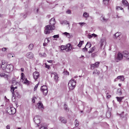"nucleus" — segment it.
Wrapping results in <instances>:
<instances>
[{"instance_id":"1","label":"nucleus","mask_w":129,"mask_h":129,"mask_svg":"<svg viewBox=\"0 0 129 129\" xmlns=\"http://www.w3.org/2000/svg\"><path fill=\"white\" fill-rule=\"evenodd\" d=\"M55 29L54 25L50 24L46 25L44 31V33L46 34H49L52 30H54Z\"/></svg>"},{"instance_id":"2","label":"nucleus","mask_w":129,"mask_h":129,"mask_svg":"<svg viewBox=\"0 0 129 129\" xmlns=\"http://www.w3.org/2000/svg\"><path fill=\"white\" fill-rule=\"evenodd\" d=\"M3 67V70L8 73L12 71L13 69V66L11 64H6L5 66Z\"/></svg>"},{"instance_id":"3","label":"nucleus","mask_w":129,"mask_h":129,"mask_svg":"<svg viewBox=\"0 0 129 129\" xmlns=\"http://www.w3.org/2000/svg\"><path fill=\"white\" fill-rule=\"evenodd\" d=\"M76 83L75 81L73 79L69 81L68 84V86L70 90H72L75 88Z\"/></svg>"},{"instance_id":"4","label":"nucleus","mask_w":129,"mask_h":129,"mask_svg":"<svg viewBox=\"0 0 129 129\" xmlns=\"http://www.w3.org/2000/svg\"><path fill=\"white\" fill-rule=\"evenodd\" d=\"M10 88L11 91L12 92L13 95H15L16 97H17L18 98H20V96L18 91L16 90L14 92V88H13V85H12L11 86Z\"/></svg>"},{"instance_id":"5","label":"nucleus","mask_w":129,"mask_h":129,"mask_svg":"<svg viewBox=\"0 0 129 129\" xmlns=\"http://www.w3.org/2000/svg\"><path fill=\"white\" fill-rule=\"evenodd\" d=\"M72 48V46L71 44H68L66 46H61V49L63 50H66L67 52H69L71 51Z\"/></svg>"},{"instance_id":"6","label":"nucleus","mask_w":129,"mask_h":129,"mask_svg":"<svg viewBox=\"0 0 129 129\" xmlns=\"http://www.w3.org/2000/svg\"><path fill=\"white\" fill-rule=\"evenodd\" d=\"M41 90L44 95H46L47 94L48 90L47 87L46 85L42 86L41 87Z\"/></svg>"},{"instance_id":"7","label":"nucleus","mask_w":129,"mask_h":129,"mask_svg":"<svg viewBox=\"0 0 129 129\" xmlns=\"http://www.w3.org/2000/svg\"><path fill=\"white\" fill-rule=\"evenodd\" d=\"M123 57L122 54L121 53L119 52L117 54V56L115 58V60L117 62H118L122 59Z\"/></svg>"},{"instance_id":"8","label":"nucleus","mask_w":129,"mask_h":129,"mask_svg":"<svg viewBox=\"0 0 129 129\" xmlns=\"http://www.w3.org/2000/svg\"><path fill=\"white\" fill-rule=\"evenodd\" d=\"M7 112L10 114H13L16 112V110L14 107H9L8 108Z\"/></svg>"},{"instance_id":"9","label":"nucleus","mask_w":129,"mask_h":129,"mask_svg":"<svg viewBox=\"0 0 129 129\" xmlns=\"http://www.w3.org/2000/svg\"><path fill=\"white\" fill-rule=\"evenodd\" d=\"M100 46L101 47L104 46H105L106 44V39L105 38H103L101 39L100 41Z\"/></svg>"},{"instance_id":"10","label":"nucleus","mask_w":129,"mask_h":129,"mask_svg":"<svg viewBox=\"0 0 129 129\" xmlns=\"http://www.w3.org/2000/svg\"><path fill=\"white\" fill-rule=\"evenodd\" d=\"M34 120L35 123L37 124V126H39V124L40 122V117L38 116H35L34 118Z\"/></svg>"},{"instance_id":"11","label":"nucleus","mask_w":129,"mask_h":129,"mask_svg":"<svg viewBox=\"0 0 129 129\" xmlns=\"http://www.w3.org/2000/svg\"><path fill=\"white\" fill-rule=\"evenodd\" d=\"M100 63L99 62H96L94 64L91 65L90 68L91 70H93L94 68L98 67Z\"/></svg>"},{"instance_id":"12","label":"nucleus","mask_w":129,"mask_h":129,"mask_svg":"<svg viewBox=\"0 0 129 129\" xmlns=\"http://www.w3.org/2000/svg\"><path fill=\"white\" fill-rule=\"evenodd\" d=\"M91 45L90 43L87 42L86 45L85 47L82 49L84 51H87V48H89L91 47Z\"/></svg>"},{"instance_id":"13","label":"nucleus","mask_w":129,"mask_h":129,"mask_svg":"<svg viewBox=\"0 0 129 129\" xmlns=\"http://www.w3.org/2000/svg\"><path fill=\"white\" fill-rule=\"evenodd\" d=\"M38 108L41 110L42 111L44 109V107L42 102L41 101L39 102L37 104Z\"/></svg>"},{"instance_id":"14","label":"nucleus","mask_w":129,"mask_h":129,"mask_svg":"<svg viewBox=\"0 0 129 129\" xmlns=\"http://www.w3.org/2000/svg\"><path fill=\"white\" fill-rule=\"evenodd\" d=\"M26 56L27 58L32 59L34 55L32 52H29L26 53Z\"/></svg>"},{"instance_id":"15","label":"nucleus","mask_w":129,"mask_h":129,"mask_svg":"<svg viewBox=\"0 0 129 129\" xmlns=\"http://www.w3.org/2000/svg\"><path fill=\"white\" fill-rule=\"evenodd\" d=\"M33 75L34 78L35 79H37L40 76L39 73L37 71L34 72L33 73Z\"/></svg>"},{"instance_id":"16","label":"nucleus","mask_w":129,"mask_h":129,"mask_svg":"<svg viewBox=\"0 0 129 129\" xmlns=\"http://www.w3.org/2000/svg\"><path fill=\"white\" fill-rule=\"evenodd\" d=\"M49 23L51 25H54V24L55 23V21L54 18H52L50 19V21Z\"/></svg>"},{"instance_id":"17","label":"nucleus","mask_w":129,"mask_h":129,"mask_svg":"<svg viewBox=\"0 0 129 129\" xmlns=\"http://www.w3.org/2000/svg\"><path fill=\"white\" fill-rule=\"evenodd\" d=\"M52 75H53L54 76V79L56 82H57L58 77V74L55 72H54L52 74Z\"/></svg>"},{"instance_id":"18","label":"nucleus","mask_w":129,"mask_h":129,"mask_svg":"<svg viewBox=\"0 0 129 129\" xmlns=\"http://www.w3.org/2000/svg\"><path fill=\"white\" fill-rule=\"evenodd\" d=\"M59 120L61 122L63 123H67L66 120L63 117H60L59 118Z\"/></svg>"},{"instance_id":"19","label":"nucleus","mask_w":129,"mask_h":129,"mask_svg":"<svg viewBox=\"0 0 129 129\" xmlns=\"http://www.w3.org/2000/svg\"><path fill=\"white\" fill-rule=\"evenodd\" d=\"M122 55L123 56L126 58L127 59L128 58L129 56V53L127 52L126 51L123 52Z\"/></svg>"},{"instance_id":"20","label":"nucleus","mask_w":129,"mask_h":129,"mask_svg":"<svg viewBox=\"0 0 129 129\" xmlns=\"http://www.w3.org/2000/svg\"><path fill=\"white\" fill-rule=\"evenodd\" d=\"M122 2L123 5L127 7L128 5V3L126 0H122Z\"/></svg>"},{"instance_id":"21","label":"nucleus","mask_w":129,"mask_h":129,"mask_svg":"<svg viewBox=\"0 0 129 129\" xmlns=\"http://www.w3.org/2000/svg\"><path fill=\"white\" fill-rule=\"evenodd\" d=\"M118 78L120 79V81H123L124 80V78L123 76H118Z\"/></svg>"},{"instance_id":"22","label":"nucleus","mask_w":129,"mask_h":129,"mask_svg":"<svg viewBox=\"0 0 129 129\" xmlns=\"http://www.w3.org/2000/svg\"><path fill=\"white\" fill-rule=\"evenodd\" d=\"M22 82H23L24 84L27 85H28L29 84V82L27 80V79H24V80L22 81Z\"/></svg>"},{"instance_id":"23","label":"nucleus","mask_w":129,"mask_h":129,"mask_svg":"<svg viewBox=\"0 0 129 129\" xmlns=\"http://www.w3.org/2000/svg\"><path fill=\"white\" fill-rule=\"evenodd\" d=\"M83 16L85 18H87L89 16V14L87 13L84 12L83 13Z\"/></svg>"},{"instance_id":"24","label":"nucleus","mask_w":129,"mask_h":129,"mask_svg":"<svg viewBox=\"0 0 129 129\" xmlns=\"http://www.w3.org/2000/svg\"><path fill=\"white\" fill-rule=\"evenodd\" d=\"M63 35H64L66 36L68 38H70L71 37V36L70 34L69 33H68L67 32L64 33H63Z\"/></svg>"},{"instance_id":"25","label":"nucleus","mask_w":129,"mask_h":129,"mask_svg":"<svg viewBox=\"0 0 129 129\" xmlns=\"http://www.w3.org/2000/svg\"><path fill=\"white\" fill-rule=\"evenodd\" d=\"M95 47H93L91 48L89 51H88V53H92L95 50Z\"/></svg>"},{"instance_id":"26","label":"nucleus","mask_w":129,"mask_h":129,"mask_svg":"<svg viewBox=\"0 0 129 129\" xmlns=\"http://www.w3.org/2000/svg\"><path fill=\"white\" fill-rule=\"evenodd\" d=\"M21 79L22 80H24V79H26L25 77V76L24 74L23 73H21Z\"/></svg>"},{"instance_id":"27","label":"nucleus","mask_w":129,"mask_h":129,"mask_svg":"<svg viewBox=\"0 0 129 129\" xmlns=\"http://www.w3.org/2000/svg\"><path fill=\"white\" fill-rule=\"evenodd\" d=\"M100 20L102 21H106L108 20V19H106L103 16H101L100 18Z\"/></svg>"},{"instance_id":"28","label":"nucleus","mask_w":129,"mask_h":129,"mask_svg":"<svg viewBox=\"0 0 129 129\" xmlns=\"http://www.w3.org/2000/svg\"><path fill=\"white\" fill-rule=\"evenodd\" d=\"M60 23L61 24H69V22L66 20H65L62 21H61L60 22Z\"/></svg>"},{"instance_id":"29","label":"nucleus","mask_w":129,"mask_h":129,"mask_svg":"<svg viewBox=\"0 0 129 129\" xmlns=\"http://www.w3.org/2000/svg\"><path fill=\"white\" fill-rule=\"evenodd\" d=\"M123 97H116V98L117 99V101L118 102H121L122 99H123Z\"/></svg>"},{"instance_id":"30","label":"nucleus","mask_w":129,"mask_h":129,"mask_svg":"<svg viewBox=\"0 0 129 129\" xmlns=\"http://www.w3.org/2000/svg\"><path fill=\"white\" fill-rule=\"evenodd\" d=\"M40 56L42 57H45L46 56V55L45 53H41L39 54Z\"/></svg>"},{"instance_id":"31","label":"nucleus","mask_w":129,"mask_h":129,"mask_svg":"<svg viewBox=\"0 0 129 129\" xmlns=\"http://www.w3.org/2000/svg\"><path fill=\"white\" fill-rule=\"evenodd\" d=\"M121 34V33L120 32H117L114 35V36H115L116 38H118L119 36Z\"/></svg>"},{"instance_id":"32","label":"nucleus","mask_w":129,"mask_h":129,"mask_svg":"<svg viewBox=\"0 0 129 129\" xmlns=\"http://www.w3.org/2000/svg\"><path fill=\"white\" fill-rule=\"evenodd\" d=\"M33 47H34L33 44H31L29 45V46L28 47L29 49L30 50H32L33 48Z\"/></svg>"},{"instance_id":"33","label":"nucleus","mask_w":129,"mask_h":129,"mask_svg":"<svg viewBox=\"0 0 129 129\" xmlns=\"http://www.w3.org/2000/svg\"><path fill=\"white\" fill-rule=\"evenodd\" d=\"M0 76L1 77H7V75L4 73H0Z\"/></svg>"},{"instance_id":"34","label":"nucleus","mask_w":129,"mask_h":129,"mask_svg":"<svg viewBox=\"0 0 129 129\" xmlns=\"http://www.w3.org/2000/svg\"><path fill=\"white\" fill-rule=\"evenodd\" d=\"M84 43V42L83 41H80L78 45V46L79 47H81L82 44Z\"/></svg>"},{"instance_id":"35","label":"nucleus","mask_w":129,"mask_h":129,"mask_svg":"<svg viewBox=\"0 0 129 129\" xmlns=\"http://www.w3.org/2000/svg\"><path fill=\"white\" fill-rule=\"evenodd\" d=\"M106 116L108 118H109L111 116V113L109 112H107L106 114Z\"/></svg>"},{"instance_id":"36","label":"nucleus","mask_w":129,"mask_h":129,"mask_svg":"<svg viewBox=\"0 0 129 129\" xmlns=\"http://www.w3.org/2000/svg\"><path fill=\"white\" fill-rule=\"evenodd\" d=\"M118 93L119 95H120L122 94V92L121 89H118L117 90Z\"/></svg>"},{"instance_id":"37","label":"nucleus","mask_w":129,"mask_h":129,"mask_svg":"<svg viewBox=\"0 0 129 129\" xmlns=\"http://www.w3.org/2000/svg\"><path fill=\"white\" fill-rule=\"evenodd\" d=\"M50 41L48 38H46L44 42L46 43L47 44L49 42H50Z\"/></svg>"},{"instance_id":"38","label":"nucleus","mask_w":129,"mask_h":129,"mask_svg":"<svg viewBox=\"0 0 129 129\" xmlns=\"http://www.w3.org/2000/svg\"><path fill=\"white\" fill-rule=\"evenodd\" d=\"M110 0H103L104 3L106 5L108 4L109 1Z\"/></svg>"},{"instance_id":"39","label":"nucleus","mask_w":129,"mask_h":129,"mask_svg":"<svg viewBox=\"0 0 129 129\" xmlns=\"http://www.w3.org/2000/svg\"><path fill=\"white\" fill-rule=\"evenodd\" d=\"M75 125L76 126H77L79 125V122L77 120H76L75 121Z\"/></svg>"},{"instance_id":"40","label":"nucleus","mask_w":129,"mask_h":129,"mask_svg":"<svg viewBox=\"0 0 129 129\" xmlns=\"http://www.w3.org/2000/svg\"><path fill=\"white\" fill-rule=\"evenodd\" d=\"M100 74V72L99 71L96 70L93 73V74H97V75H99Z\"/></svg>"},{"instance_id":"41","label":"nucleus","mask_w":129,"mask_h":129,"mask_svg":"<svg viewBox=\"0 0 129 129\" xmlns=\"http://www.w3.org/2000/svg\"><path fill=\"white\" fill-rule=\"evenodd\" d=\"M52 37L54 38H58L59 37V34L54 35Z\"/></svg>"},{"instance_id":"42","label":"nucleus","mask_w":129,"mask_h":129,"mask_svg":"<svg viewBox=\"0 0 129 129\" xmlns=\"http://www.w3.org/2000/svg\"><path fill=\"white\" fill-rule=\"evenodd\" d=\"M15 97H16L15 95H13V96L12 98V100L13 102H15L16 101V98Z\"/></svg>"},{"instance_id":"43","label":"nucleus","mask_w":129,"mask_h":129,"mask_svg":"<svg viewBox=\"0 0 129 129\" xmlns=\"http://www.w3.org/2000/svg\"><path fill=\"white\" fill-rule=\"evenodd\" d=\"M38 86V84H37L35 86L34 88V91L36 90H37Z\"/></svg>"},{"instance_id":"44","label":"nucleus","mask_w":129,"mask_h":129,"mask_svg":"<svg viewBox=\"0 0 129 129\" xmlns=\"http://www.w3.org/2000/svg\"><path fill=\"white\" fill-rule=\"evenodd\" d=\"M78 24H80L81 26L82 27L83 25L85 24V23L84 22H79Z\"/></svg>"},{"instance_id":"45","label":"nucleus","mask_w":129,"mask_h":129,"mask_svg":"<svg viewBox=\"0 0 129 129\" xmlns=\"http://www.w3.org/2000/svg\"><path fill=\"white\" fill-rule=\"evenodd\" d=\"M7 56L9 58H10L11 57H13L14 56L13 55H12V54L11 53L8 54Z\"/></svg>"},{"instance_id":"46","label":"nucleus","mask_w":129,"mask_h":129,"mask_svg":"<svg viewBox=\"0 0 129 129\" xmlns=\"http://www.w3.org/2000/svg\"><path fill=\"white\" fill-rule=\"evenodd\" d=\"M116 9L117 10H123V8H121V7H116Z\"/></svg>"},{"instance_id":"47","label":"nucleus","mask_w":129,"mask_h":129,"mask_svg":"<svg viewBox=\"0 0 129 129\" xmlns=\"http://www.w3.org/2000/svg\"><path fill=\"white\" fill-rule=\"evenodd\" d=\"M45 67L46 68H48V69H49L50 66L49 65H47V64L46 63H45Z\"/></svg>"},{"instance_id":"48","label":"nucleus","mask_w":129,"mask_h":129,"mask_svg":"<svg viewBox=\"0 0 129 129\" xmlns=\"http://www.w3.org/2000/svg\"><path fill=\"white\" fill-rule=\"evenodd\" d=\"M7 49V48H6L4 47L2 49V50L3 52H5L6 51Z\"/></svg>"},{"instance_id":"49","label":"nucleus","mask_w":129,"mask_h":129,"mask_svg":"<svg viewBox=\"0 0 129 129\" xmlns=\"http://www.w3.org/2000/svg\"><path fill=\"white\" fill-rule=\"evenodd\" d=\"M35 99H36L35 97H33L32 99V101L34 103L35 102Z\"/></svg>"},{"instance_id":"50","label":"nucleus","mask_w":129,"mask_h":129,"mask_svg":"<svg viewBox=\"0 0 129 129\" xmlns=\"http://www.w3.org/2000/svg\"><path fill=\"white\" fill-rule=\"evenodd\" d=\"M92 37H96L97 36V35H96L94 34H91Z\"/></svg>"},{"instance_id":"51","label":"nucleus","mask_w":129,"mask_h":129,"mask_svg":"<svg viewBox=\"0 0 129 129\" xmlns=\"http://www.w3.org/2000/svg\"><path fill=\"white\" fill-rule=\"evenodd\" d=\"M64 108L66 110H68V109L67 107V105H66L65 104L64 105Z\"/></svg>"},{"instance_id":"52","label":"nucleus","mask_w":129,"mask_h":129,"mask_svg":"<svg viewBox=\"0 0 129 129\" xmlns=\"http://www.w3.org/2000/svg\"><path fill=\"white\" fill-rule=\"evenodd\" d=\"M1 66H2V68L3 69V67H5V65L4 64V63L2 62V65Z\"/></svg>"},{"instance_id":"53","label":"nucleus","mask_w":129,"mask_h":129,"mask_svg":"<svg viewBox=\"0 0 129 129\" xmlns=\"http://www.w3.org/2000/svg\"><path fill=\"white\" fill-rule=\"evenodd\" d=\"M40 129H47V128L43 126L41 127Z\"/></svg>"},{"instance_id":"54","label":"nucleus","mask_w":129,"mask_h":129,"mask_svg":"<svg viewBox=\"0 0 129 129\" xmlns=\"http://www.w3.org/2000/svg\"><path fill=\"white\" fill-rule=\"evenodd\" d=\"M66 13L68 14H70L71 13V11L70 10H68L66 11Z\"/></svg>"},{"instance_id":"55","label":"nucleus","mask_w":129,"mask_h":129,"mask_svg":"<svg viewBox=\"0 0 129 129\" xmlns=\"http://www.w3.org/2000/svg\"><path fill=\"white\" fill-rule=\"evenodd\" d=\"M92 37L91 36V35H88V38L89 39H90Z\"/></svg>"},{"instance_id":"56","label":"nucleus","mask_w":129,"mask_h":129,"mask_svg":"<svg viewBox=\"0 0 129 129\" xmlns=\"http://www.w3.org/2000/svg\"><path fill=\"white\" fill-rule=\"evenodd\" d=\"M6 128L7 129H10V126L9 125H8L6 127Z\"/></svg>"},{"instance_id":"57","label":"nucleus","mask_w":129,"mask_h":129,"mask_svg":"<svg viewBox=\"0 0 129 129\" xmlns=\"http://www.w3.org/2000/svg\"><path fill=\"white\" fill-rule=\"evenodd\" d=\"M47 45V43H45V42H44V43L43 44V45L44 46H45Z\"/></svg>"},{"instance_id":"58","label":"nucleus","mask_w":129,"mask_h":129,"mask_svg":"<svg viewBox=\"0 0 129 129\" xmlns=\"http://www.w3.org/2000/svg\"><path fill=\"white\" fill-rule=\"evenodd\" d=\"M64 72L65 73L66 75H69V73L66 71H64Z\"/></svg>"},{"instance_id":"59","label":"nucleus","mask_w":129,"mask_h":129,"mask_svg":"<svg viewBox=\"0 0 129 129\" xmlns=\"http://www.w3.org/2000/svg\"><path fill=\"white\" fill-rule=\"evenodd\" d=\"M118 79H118V77H117V78H116L114 79V82H116V81H117Z\"/></svg>"},{"instance_id":"60","label":"nucleus","mask_w":129,"mask_h":129,"mask_svg":"<svg viewBox=\"0 0 129 129\" xmlns=\"http://www.w3.org/2000/svg\"><path fill=\"white\" fill-rule=\"evenodd\" d=\"M47 61L50 63H51L52 62V60H47Z\"/></svg>"},{"instance_id":"61","label":"nucleus","mask_w":129,"mask_h":129,"mask_svg":"<svg viewBox=\"0 0 129 129\" xmlns=\"http://www.w3.org/2000/svg\"><path fill=\"white\" fill-rule=\"evenodd\" d=\"M111 97V95H107V97L108 98H109Z\"/></svg>"},{"instance_id":"62","label":"nucleus","mask_w":129,"mask_h":129,"mask_svg":"<svg viewBox=\"0 0 129 129\" xmlns=\"http://www.w3.org/2000/svg\"><path fill=\"white\" fill-rule=\"evenodd\" d=\"M21 70L22 72H23L24 71V69L23 68H21Z\"/></svg>"},{"instance_id":"63","label":"nucleus","mask_w":129,"mask_h":129,"mask_svg":"<svg viewBox=\"0 0 129 129\" xmlns=\"http://www.w3.org/2000/svg\"><path fill=\"white\" fill-rule=\"evenodd\" d=\"M121 84H120V83H119V84H118V85L119 86H121Z\"/></svg>"},{"instance_id":"64","label":"nucleus","mask_w":129,"mask_h":129,"mask_svg":"<svg viewBox=\"0 0 129 129\" xmlns=\"http://www.w3.org/2000/svg\"><path fill=\"white\" fill-rule=\"evenodd\" d=\"M17 87H13V88H14V90L15 89L17 88Z\"/></svg>"}]
</instances>
